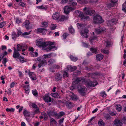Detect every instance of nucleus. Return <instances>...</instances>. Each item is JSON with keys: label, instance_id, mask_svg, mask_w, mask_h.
Listing matches in <instances>:
<instances>
[{"label": "nucleus", "instance_id": "nucleus-1", "mask_svg": "<svg viewBox=\"0 0 126 126\" xmlns=\"http://www.w3.org/2000/svg\"><path fill=\"white\" fill-rule=\"evenodd\" d=\"M85 80L84 78L78 77L74 81V83L78 86L77 88L78 92L82 95H84L86 92V88L82 86L81 84L83 82H84Z\"/></svg>", "mask_w": 126, "mask_h": 126}, {"label": "nucleus", "instance_id": "nucleus-2", "mask_svg": "<svg viewBox=\"0 0 126 126\" xmlns=\"http://www.w3.org/2000/svg\"><path fill=\"white\" fill-rule=\"evenodd\" d=\"M77 25L78 28L81 30L84 29V30L83 31H81V35L83 37L87 38L88 37L87 35V33L88 32V29L85 28L86 27V25L85 24H81L78 23L77 24Z\"/></svg>", "mask_w": 126, "mask_h": 126}, {"label": "nucleus", "instance_id": "nucleus-3", "mask_svg": "<svg viewBox=\"0 0 126 126\" xmlns=\"http://www.w3.org/2000/svg\"><path fill=\"white\" fill-rule=\"evenodd\" d=\"M37 60L40 62L38 65V66L39 68H40L41 66L43 65H45L47 64L46 60L44 59L43 56H40L37 58Z\"/></svg>", "mask_w": 126, "mask_h": 126}, {"label": "nucleus", "instance_id": "nucleus-4", "mask_svg": "<svg viewBox=\"0 0 126 126\" xmlns=\"http://www.w3.org/2000/svg\"><path fill=\"white\" fill-rule=\"evenodd\" d=\"M47 47L45 49V50H46L47 52L50 51L51 50H54L57 49L56 47L55 46H51L53 45V42H48L47 43Z\"/></svg>", "mask_w": 126, "mask_h": 126}, {"label": "nucleus", "instance_id": "nucleus-5", "mask_svg": "<svg viewBox=\"0 0 126 126\" xmlns=\"http://www.w3.org/2000/svg\"><path fill=\"white\" fill-rule=\"evenodd\" d=\"M84 13L89 15H92L95 12L94 10H92L91 8L89 7H85L83 9Z\"/></svg>", "mask_w": 126, "mask_h": 126}, {"label": "nucleus", "instance_id": "nucleus-6", "mask_svg": "<svg viewBox=\"0 0 126 126\" xmlns=\"http://www.w3.org/2000/svg\"><path fill=\"white\" fill-rule=\"evenodd\" d=\"M104 22L102 17L99 15L94 16V22L95 23H101Z\"/></svg>", "mask_w": 126, "mask_h": 126}, {"label": "nucleus", "instance_id": "nucleus-7", "mask_svg": "<svg viewBox=\"0 0 126 126\" xmlns=\"http://www.w3.org/2000/svg\"><path fill=\"white\" fill-rule=\"evenodd\" d=\"M76 9L74 7L73 8L70 6H66L64 8V13L66 14H69L70 11H73Z\"/></svg>", "mask_w": 126, "mask_h": 126}, {"label": "nucleus", "instance_id": "nucleus-8", "mask_svg": "<svg viewBox=\"0 0 126 126\" xmlns=\"http://www.w3.org/2000/svg\"><path fill=\"white\" fill-rule=\"evenodd\" d=\"M36 45L38 47H42L44 49L47 45V43H46L43 41H39L36 43Z\"/></svg>", "mask_w": 126, "mask_h": 126}, {"label": "nucleus", "instance_id": "nucleus-9", "mask_svg": "<svg viewBox=\"0 0 126 126\" xmlns=\"http://www.w3.org/2000/svg\"><path fill=\"white\" fill-rule=\"evenodd\" d=\"M98 84L97 81L96 80L91 81L89 80L87 83L88 85L91 87H94L96 86Z\"/></svg>", "mask_w": 126, "mask_h": 126}, {"label": "nucleus", "instance_id": "nucleus-10", "mask_svg": "<svg viewBox=\"0 0 126 126\" xmlns=\"http://www.w3.org/2000/svg\"><path fill=\"white\" fill-rule=\"evenodd\" d=\"M113 123L114 126H122L123 125L122 121L118 119L115 120Z\"/></svg>", "mask_w": 126, "mask_h": 126}, {"label": "nucleus", "instance_id": "nucleus-11", "mask_svg": "<svg viewBox=\"0 0 126 126\" xmlns=\"http://www.w3.org/2000/svg\"><path fill=\"white\" fill-rule=\"evenodd\" d=\"M20 54L18 51L14 47V51L13 55V57L15 58H18L20 56Z\"/></svg>", "mask_w": 126, "mask_h": 126}, {"label": "nucleus", "instance_id": "nucleus-12", "mask_svg": "<svg viewBox=\"0 0 126 126\" xmlns=\"http://www.w3.org/2000/svg\"><path fill=\"white\" fill-rule=\"evenodd\" d=\"M30 22L28 20H26L23 24V25H24L27 30L31 29L32 27L30 26Z\"/></svg>", "mask_w": 126, "mask_h": 126}, {"label": "nucleus", "instance_id": "nucleus-13", "mask_svg": "<svg viewBox=\"0 0 126 126\" xmlns=\"http://www.w3.org/2000/svg\"><path fill=\"white\" fill-rule=\"evenodd\" d=\"M47 31V29L44 28H39L37 30L38 33H42V34L44 35L46 34Z\"/></svg>", "mask_w": 126, "mask_h": 126}, {"label": "nucleus", "instance_id": "nucleus-14", "mask_svg": "<svg viewBox=\"0 0 126 126\" xmlns=\"http://www.w3.org/2000/svg\"><path fill=\"white\" fill-rule=\"evenodd\" d=\"M111 2V3H109L107 4V6L109 8L114 6V4L116 3L118 1V0H109Z\"/></svg>", "mask_w": 126, "mask_h": 126}, {"label": "nucleus", "instance_id": "nucleus-15", "mask_svg": "<svg viewBox=\"0 0 126 126\" xmlns=\"http://www.w3.org/2000/svg\"><path fill=\"white\" fill-rule=\"evenodd\" d=\"M105 31V30L102 28L99 27L98 28L95 29V32L97 34H99Z\"/></svg>", "mask_w": 126, "mask_h": 126}, {"label": "nucleus", "instance_id": "nucleus-16", "mask_svg": "<svg viewBox=\"0 0 126 126\" xmlns=\"http://www.w3.org/2000/svg\"><path fill=\"white\" fill-rule=\"evenodd\" d=\"M32 32L31 30L29 32H25L22 34V35L23 37L26 38H30L31 37L30 36H26L27 35L30 34Z\"/></svg>", "mask_w": 126, "mask_h": 126}, {"label": "nucleus", "instance_id": "nucleus-17", "mask_svg": "<svg viewBox=\"0 0 126 126\" xmlns=\"http://www.w3.org/2000/svg\"><path fill=\"white\" fill-rule=\"evenodd\" d=\"M29 74L30 78L31 79L33 80H35L37 79V78L34 74L33 73L30 72L29 73Z\"/></svg>", "mask_w": 126, "mask_h": 126}, {"label": "nucleus", "instance_id": "nucleus-18", "mask_svg": "<svg viewBox=\"0 0 126 126\" xmlns=\"http://www.w3.org/2000/svg\"><path fill=\"white\" fill-rule=\"evenodd\" d=\"M69 16H65L64 15L61 16H60L59 20L61 21H63L64 20L68 19Z\"/></svg>", "mask_w": 126, "mask_h": 126}, {"label": "nucleus", "instance_id": "nucleus-19", "mask_svg": "<svg viewBox=\"0 0 126 126\" xmlns=\"http://www.w3.org/2000/svg\"><path fill=\"white\" fill-rule=\"evenodd\" d=\"M47 114L49 117L51 116L56 117V113L52 111H48L47 112Z\"/></svg>", "mask_w": 126, "mask_h": 126}, {"label": "nucleus", "instance_id": "nucleus-20", "mask_svg": "<svg viewBox=\"0 0 126 126\" xmlns=\"http://www.w3.org/2000/svg\"><path fill=\"white\" fill-rule=\"evenodd\" d=\"M60 16L58 14V13H55L53 15L52 18L53 19L58 20H59Z\"/></svg>", "mask_w": 126, "mask_h": 126}, {"label": "nucleus", "instance_id": "nucleus-21", "mask_svg": "<svg viewBox=\"0 0 126 126\" xmlns=\"http://www.w3.org/2000/svg\"><path fill=\"white\" fill-rule=\"evenodd\" d=\"M44 100L47 103L51 101V98L48 95H46L44 98Z\"/></svg>", "mask_w": 126, "mask_h": 126}, {"label": "nucleus", "instance_id": "nucleus-22", "mask_svg": "<svg viewBox=\"0 0 126 126\" xmlns=\"http://www.w3.org/2000/svg\"><path fill=\"white\" fill-rule=\"evenodd\" d=\"M67 69L70 71H73L76 70L77 67L76 66H74L73 67H72L71 66L68 65L67 67Z\"/></svg>", "mask_w": 126, "mask_h": 126}, {"label": "nucleus", "instance_id": "nucleus-23", "mask_svg": "<svg viewBox=\"0 0 126 126\" xmlns=\"http://www.w3.org/2000/svg\"><path fill=\"white\" fill-rule=\"evenodd\" d=\"M23 114L25 117H30L31 115L30 112L27 111L26 109H24L23 112Z\"/></svg>", "mask_w": 126, "mask_h": 126}, {"label": "nucleus", "instance_id": "nucleus-24", "mask_svg": "<svg viewBox=\"0 0 126 126\" xmlns=\"http://www.w3.org/2000/svg\"><path fill=\"white\" fill-rule=\"evenodd\" d=\"M50 124L53 126H55L57 125V123L53 118H52L50 120Z\"/></svg>", "mask_w": 126, "mask_h": 126}, {"label": "nucleus", "instance_id": "nucleus-25", "mask_svg": "<svg viewBox=\"0 0 126 126\" xmlns=\"http://www.w3.org/2000/svg\"><path fill=\"white\" fill-rule=\"evenodd\" d=\"M114 19H113L111 20L108 21L107 22V25L109 26H112L115 23L114 21Z\"/></svg>", "mask_w": 126, "mask_h": 126}, {"label": "nucleus", "instance_id": "nucleus-26", "mask_svg": "<svg viewBox=\"0 0 126 126\" xmlns=\"http://www.w3.org/2000/svg\"><path fill=\"white\" fill-rule=\"evenodd\" d=\"M103 56L101 54H98L96 55V58L97 60L100 61L103 58Z\"/></svg>", "mask_w": 126, "mask_h": 126}, {"label": "nucleus", "instance_id": "nucleus-27", "mask_svg": "<svg viewBox=\"0 0 126 126\" xmlns=\"http://www.w3.org/2000/svg\"><path fill=\"white\" fill-rule=\"evenodd\" d=\"M55 78L57 81L60 80L62 78V77L61 74L59 73H56L55 76Z\"/></svg>", "mask_w": 126, "mask_h": 126}, {"label": "nucleus", "instance_id": "nucleus-28", "mask_svg": "<svg viewBox=\"0 0 126 126\" xmlns=\"http://www.w3.org/2000/svg\"><path fill=\"white\" fill-rule=\"evenodd\" d=\"M97 38L96 37H92L89 40L91 44H94L95 43V40Z\"/></svg>", "mask_w": 126, "mask_h": 126}, {"label": "nucleus", "instance_id": "nucleus-29", "mask_svg": "<svg viewBox=\"0 0 126 126\" xmlns=\"http://www.w3.org/2000/svg\"><path fill=\"white\" fill-rule=\"evenodd\" d=\"M18 59H19L20 61L22 63L27 62L28 61L27 59H24V57H22L21 56H20Z\"/></svg>", "mask_w": 126, "mask_h": 126}, {"label": "nucleus", "instance_id": "nucleus-30", "mask_svg": "<svg viewBox=\"0 0 126 126\" xmlns=\"http://www.w3.org/2000/svg\"><path fill=\"white\" fill-rule=\"evenodd\" d=\"M65 114L64 112L63 111H61L59 112L58 114L56 113V117H57L58 118L61 117L64 115Z\"/></svg>", "mask_w": 126, "mask_h": 126}, {"label": "nucleus", "instance_id": "nucleus-31", "mask_svg": "<svg viewBox=\"0 0 126 126\" xmlns=\"http://www.w3.org/2000/svg\"><path fill=\"white\" fill-rule=\"evenodd\" d=\"M98 124L99 126H104L105 125V122L101 119H100L98 121Z\"/></svg>", "mask_w": 126, "mask_h": 126}, {"label": "nucleus", "instance_id": "nucleus-32", "mask_svg": "<svg viewBox=\"0 0 126 126\" xmlns=\"http://www.w3.org/2000/svg\"><path fill=\"white\" fill-rule=\"evenodd\" d=\"M37 8L39 9H42L43 10H47V8L46 6H44L43 5H42L41 6H38L37 7Z\"/></svg>", "mask_w": 126, "mask_h": 126}, {"label": "nucleus", "instance_id": "nucleus-33", "mask_svg": "<svg viewBox=\"0 0 126 126\" xmlns=\"http://www.w3.org/2000/svg\"><path fill=\"white\" fill-rule=\"evenodd\" d=\"M51 95L52 96V97L55 98H60V96L59 95L58 93H51Z\"/></svg>", "mask_w": 126, "mask_h": 126}, {"label": "nucleus", "instance_id": "nucleus-34", "mask_svg": "<svg viewBox=\"0 0 126 126\" xmlns=\"http://www.w3.org/2000/svg\"><path fill=\"white\" fill-rule=\"evenodd\" d=\"M51 53H49L47 54H44L43 55L44 59L46 60L47 58H50L51 56Z\"/></svg>", "mask_w": 126, "mask_h": 126}, {"label": "nucleus", "instance_id": "nucleus-35", "mask_svg": "<svg viewBox=\"0 0 126 126\" xmlns=\"http://www.w3.org/2000/svg\"><path fill=\"white\" fill-rule=\"evenodd\" d=\"M65 104L66 107L69 108H72L73 106L72 103L71 102H67Z\"/></svg>", "mask_w": 126, "mask_h": 126}, {"label": "nucleus", "instance_id": "nucleus-36", "mask_svg": "<svg viewBox=\"0 0 126 126\" xmlns=\"http://www.w3.org/2000/svg\"><path fill=\"white\" fill-rule=\"evenodd\" d=\"M55 60L52 59H49L48 61V64L51 65L55 63Z\"/></svg>", "mask_w": 126, "mask_h": 126}, {"label": "nucleus", "instance_id": "nucleus-37", "mask_svg": "<svg viewBox=\"0 0 126 126\" xmlns=\"http://www.w3.org/2000/svg\"><path fill=\"white\" fill-rule=\"evenodd\" d=\"M104 43L107 47H109L111 45V42L108 40L105 41Z\"/></svg>", "mask_w": 126, "mask_h": 126}, {"label": "nucleus", "instance_id": "nucleus-38", "mask_svg": "<svg viewBox=\"0 0 126 126\" xmlns=\"http://www.w3.org/2000/svg\"><path fill=\"white\" fill-rule=\"evenodd\" d=\"M116 109L117 111L120 112L122 109V106L120 105H117L116 106Z\"/></svg>", "mask_w": 126, "mask_h": 126}, {"label": "nucleus", "instance_id": "nucleus-39", "mask_svg": "<svg viewBox=\"0 0 126 126\" xmlns=\"http://www.w3.org/2000/svg\"><path fill=\"white\" fill-rule=\"evenodd\" d=\"M30 55L32 57H37L38 56V54L37 52H33L32 53H30Z\"/></svg>", "mask_w": 126, "mask_h": 126}, {"label": "nucleus", "instance_id": "nucleus-40", "mask_svg": "<svg viewBox=\"0 0 126 126\" xmlns=\"http://www.w3.org/2000/svg\"><path fill=\"white\" fill-rule=\"evenodd\" d=\"M12 39H13L15 40L16 39V37H18L17 36V34L16 33L14 32H13L12 35Z\"/></svg>", "mask_w": 126, "mask_h": 126}, {"label": "nucleus", "instance_id": "nucleus-41", "mask_svg": "<svg viewBox=\"0 0 126 126\" xmlns=\"http://www.w3.org/2000/svg\"><path fill=\"white\" fill-rule=\"evenodd\" d=\"M29 85L26 86H24V88L25 91V93L27 94H29Z\"/></svg>", "mask_w": 126, "mask_h": 126}, {"label": "nucleus", "instance_id": "nucleus-42", "mask_svg": "<svg viewBox=\"0 0 126 126\" xmlns=\"http://www.w3.org/2000/svg\"><path fill=\"white\" fill-rule=\"evenodd\" d=\"M90 51L92 53H95L96 54L97 52V50L95 48L91 47L90 48Z\"/></svg>", "mask_w": 126, "mask_h": 126}, {"label": "nucleus", "instance_id": "nucleus-43", "mask_svg": "<svg viewBox=\"0 0 126 126\" xmlns=\"http://www.w3.org/2000/svg\"><path fill=\"white\" fill-rule=\"evenodd\" d=\"M70 58L74 62L76 61L78 59V58L72 56H70Z\"/></svg>", "mask_w": 126, "mask_h": 126}, {"label": "nucleus", "instance_id": "nucleus-44", "mask_svg": "<svg viewBox=\"0 0 126 126\" xmlns=\"http://www.w3.org/2000/svg\"><path fill=\"white\" fill-rule=\"evenodd\" d=\"M22 46L20 44H18L17 46V51H20L22 49Z\"/></svg>", "mask_w": 126, "mask_h": 126}, {"label": "nucleus", "instance_id": "nucleus-45", "mask_svg": "<svg viewBox=\"0 0 126 126\" xmlns=\"http://www.w3.org/2000/svg\"><path fill=\"white\" fill-rule=\"evenodd\" d=\"M32 93L35 96H38V93L36 90H32Z\"/></svg>", "mask_w": 126, "mask_h": 126}, {"label": "nucleus", "instance_id": "nucleus-46", "mask_svg": "<svg viewBox=\"0 0 126 126\" xmlns=\"http://www.w3.org/2000/svg\"><path fill=\"white\" fill-rule=\"evenodd\" d=\"M84 16L83 14L82 13H80L79 15V17H80L82 19H84L85 18H84Z\"/></svg>", "mask_w": 126, "mask_h": 126}, {"label": "nucleus", "instance_id": "nucleus-47", "mask_svg": "<svg viewBox=\"0 0 126 126\" xmlns=\"http://www.w3.org/2000/svg\"><path fill=\"white\" fill-rule=\"evenodd\" d=\"M69 32L71 33H73L74 32V30L72 27H71L70 28H69Z\"/></svg>", "mask_w": 126, "mask_h": 126}, {"label": "nucleus", "instance_id": "nucleus-48", "mask_svg": "<svg viewBox=\"0 0 126 126\" xmlns=\"http://www.w3.org/2000/svg\"><path fill=\"white\" fill-rule=\"evenodd\" d=\"M6 110L8 112H14L15 110V109L12 108H7L6 109Z\"/></svg>", "mask_w": 126, "mask_h": 126}, {"label": "nucleus", "instance_id": "nucleus-49", "mask_svg": "<svg viewBox=\"0 0 126 126\" xmlns=\"http://www.w3.org/2000/svg\"><path fill=\"white\" fill-rule=\"evenodd\" d=\"M106 95L105 91L102 92L100 93V95L103 97H105L106 96Z\"/></svg>", "mask_w": 126, "mask_h": 126}, {"label": "nucleus", "instance_id": "nucleus-50", "mask_svg": "<svg viewBox=\"0 0 126 126\" xmlns=\"http://www.w3.org/2000/svg\"><path fill=\"white\" fill-rule=\"evenodd\" d=\"M6 25L5 22L3 21L1 22L0 24V28H2Z\"/></svg>", "mask_w": 126, "mask_h": 126}, {"label": "nucleus", "instance_id": "nucleus-51", "mask_svg": "<svg viewBox=\"0 0 126 126\" xmlns=\"http://www.w3.org/2000/svg\"><path fill=\"white\" fill-rule=\"evenodd\" d=\"M68 73L65 71H64L63 73V77L65 78L68 76Z\"/></svg>", "mask_w": 126, "mask_h": 126}, {"label": "nucleus", "instance_id": "nucleus-52", "mask_svg": "<svg viewBox=\"0 0 126 126\" xmlns=\"http://www.w3.org/2000/svg\"><path fill=\"white\" fill-rule=\"evenodd\" d=\"M101 52L102 53L108 54L109 53L108 51L104 49H101Z\"/></svg>", "mask_w": 126, "mask_h": 126}, {"label": "nucleus", "instance_id": "nucleus-53", "mask_svg": "<svg viewBox=\"0 0 126 126\" xmlns=\"http://www.w3.org/2000/svg\"><path fill=\"white\" fill-rule=\"evenodd\" d=\"M77 2L78 3L80 4H84L85 3V0H78Z\"/></svg>", "mask_w": 126, "mask_h": 126}, {"label": "nucleus", "instance_id": "nucleus-54", "mask_svg": "<svg viewBox=\"0 0 126 126\" xmlns=\"http://www.w3.org/2000/svg\"><path fill=\"white\" fill-rule=\"evenodd\" d=\"M30 104L32 106V107L34 108L35 109L37 107V105L34 103H31Z\"/></svg>", "mask_w": 126, "mask_h": 126}, {"label": "nucleus", "instance_id": "nucleus-55", "mask_svg": "<svg viewBox=\"0 0 126 126\" xmlns=\"http://www.w3.org/2000/svg\"><path fill=\"white\" fill-rule=\"evenodd\" d=\"M68 33H66L63 34V37L64 39H65L66 37L68 36Z\"/></svg>", "mask_w": 126, "mask_h": 126}, {"label": "nucleus", "instance_id": "nucleus-56", "mask_svg": "<svg viewBox=\"0 0 126 126\" xmlns=\"http://www.w3.org/2000/svg\"><path fill=\"white\" fill-rule=\"evenodd\" d=\"M53 67L55 69H59L60 68V66L58 65L55 64L53 66Z\"/></svg>", "mask_w": 126, "mask_h": 126}, {"label": "nucleus", "instance_id": "nucleus-57", "mask_svg": "<svg viewBox=\"0 0 126 126\" xmlns=\"http://www.w3.org/2000/svg\"><path fill=\"white\" fill-rule=\"evenodd\" d=\"M35 109L36 110L34 111L35 112V113H40V111H39V108L38 107L35 108Z\"/></svg>", "mask_w": 126, "mask_h": 126}, {"label": "nucleus", "instance_id": "nucleus-58", "mask_svg": "<svg viewBox=\"0 0 126 126\" xmlns=\"http://www.w3.org/2000/svg\"><path fill=\"white\" fill-rule=\"evenodd\" d=\"M42 24L45 27H47V22H42Z\"/></svg>", "mask_w": 126, "mask_h": 126}, {"label": "nucleus", "instance_id": "nucleus-59", "mask_svg": "<svg viewBox=\"0 0 126 126\" xmlns=\"http://www.w3.org/2000/svg\"><path fill=\"white\" fill-rule=\"evenodd\" d=\"M56 26L55 24H53L52 25V27H51L50 29L51 30H54L56 28Z\"/></svg>", "mask_w": 126, "mask_h": 126}, {"label": "nucleus", "instance_id": "nucleus-60", "mask_svg": "<svg viewBox=\"0 0 126 126\" xmlns=\"http://www.w3.org/2000/svg\"><path fill=\"white\" fill-rule=\"evenodd\" d=\"M19 4L21 6L23 7H24L25 6L26 4L24 3L23 2H20L19 3Z\"/></svg>", "mask_w": 126, "mask_h": 126}, {"label": "nucleus", "instance_id": "nucleus-61", "mask_svg": "<svg viewBox=\"0 0 126 126\" xmlns=\"http://www.w3.org/2000/svg\"><path fill=\"white\" fill-rule=\"evenodd\" d=\"M64 120V118H63L62 119H60L59 121V124H61L63 122Z\"/></svg>", "mask_w": 126, "mask_h": 126}, {"label": "nucleus", "instance_id": "nucleus-62", "mask_svg": "<svg viewBox=\"0 0 126 126\" xmlns=\"http://www.w3.org/2000/svg\"><path fill=\"white\" fill-rule=\"evenodd\" d=\"M7 61V58H5L3 59V60L2 62V63L3 64L6 63Z\"/></svg>", "mask_w": 126, "mask_h": 126}, {"label": "nucleus", "instance_id": "nucleus-63", "mask_svg": "<svg viewBox=\"0 0 126 126\" xmlns=\"http://www.w3.org/2000/svg\"><path fill=\"white\" fill-rule=\"evenodd\" d=\"M105 117L107 120L109 119L110 118V116L109 114L106 115L105 116Z\"/></svg>", "mask_w": 126, "mask_h": 126}, {"label": "nucleus", "instance_id": "nucleus-64", "mask_svg": "<svg viewBox=\"0 0 126 126\" xmlns=\"http://www.w3.org/2000/svg\"><path fill=\"white\" fill-rule=\"evenodd\" d=\"M21 33L22 32L21 31H18L16 34L17 36H18V37L21 34Z\"/></svg>", "mask_w": 126, "mask_h": 126}]
</instances>
